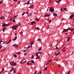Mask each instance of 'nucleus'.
Returning <instances> with one entry per match:
<instances>
[{
  "label": "nucleus",
  "mask_w": 74,
  "mask_h": 74,
  "mask_svg": "<svg viewBox=\"0 0 74 74\" xmlns=\"http://www.w3.org/2000/svg\"><path fill=\"white\" fill-rule=\"evenodd\" d=\"M16 73V71H14V73Z\"/></svg>",
  "instance_id": "4d7b16f0"
},
{
  "label": "nucleus",
  "mask_w": 74,
  "mask_h": 74,
  "mask_svg": "<svg viewBox=\"0 0 74 74\" xmlns=\"http://www.w3.org/2000/svg\"><path fill=\"white\" fill-rule=\"evenodd\" d=\"M6 25V24H5V23H4L3 24L2 27H4V26H5Z\"/></svg>",
  "instance_id": "aec40b11"
},
{
  "label": "nucleus",
  "mask_w": 74,
  "mask_h": 74,
  "mask_svg": "<svg viewBox=\"0 0 74 74\" xmlns=\"http://www.w3.org/2000/svg\"><path fill=\"white\" fill-rule=\"evenodd\" d=\"M36 56H38V53H36Z\"/></svg>",
  "instance_id": "c756f323"
},
{
  "label": "nucleus",
  "mask_w": 74,
  "mask_h": 74,
  "mask_svg": "<svg viewBox=\"0 0 74 74\" xmlns=\"http://www.w3.org/2000/svg\"><path fill=\"white\" fill-rule=\"evenodd\" d=\"M53 16H58V15H57V14L56 13H54L53 14Z\"/></svg>",
  "instance_id": "9b49d317"
},
{
  "label": "nucleus",
  "mask_w": 74,
  "mask_h": 74,
  "mask_svg": "<svg viewBox=\"0 0 74 74\" xmlns=\"http://www.w3.org/2000/svg\"><path fill=\"white\" fill-rule=\"evenodd\" d=\"M15 27H18V25H15Z\"/></svg>",
  "instance_id": "a19ab883"
},
{
  "label": "nucleus",
  "mask_w": 74,
  "mask_h": 74,
  "mask_svg": "<svg viewBox=\"0 0 74 74\" xmlns=\"http://www.w3.org/2000/svg\"><path fill=\"white\" fill-rule=\"evenodd\" d=\"M58 60H59V59H55L54 60H55V61H56V62H57Z\"/></svg>",
  "instance_id": "7c9ffc66"
},
{
  "label": "nucleus",
  "mask_w": 74,
  "mask_h": 74,
  "mask_svg": "<svg viewBox=\"0 0 74 74\" xmlns=\"http://www.w3.org/2000/svg\"><path fill=\"white\" fill-rule=\"evenodd\" d=\"M20 63L21 64H23V63H22V61H21Z\"/></svg>",
  "instance_id": "bf43d9fd"
},
{
  "label": "nucleus",
  "mask_w": 74,
  "mask_h": 74,
  "mask_svg": "<svg viewBox=\"0 0 74 74\" xmlns=\"http://www.w3.org/2000/svg\"><path fill=\"white\" fill-rule=\"evenodd\" d=\"M66 50L63 49V50H62V51L63 52H65L66 51Z\"/></svg>",
  "instance_id": "58836bf2"
},
{
  "label": "nucleus",
  "mask_w": 74,
  "mask_h": 74,
  "mask_svg": "<svg viewBox=\"0 0 74 74\" xmlns=\"http://www.w3.org/2000/svg\"><path fill=\"white\" fill-rule=\"evenodd\" d=\"M50 11L51 12H53L54 11V9L53 8H50Z\"/></svg>",
  "instance_id": "f257e3e1"
},
{
  "label": "nucleus",
  "mask_w": 74,
  "mask_h": 74,
  "mask_svg": "<svg viewBox=\"0 0 74 74\" xmlns=\"http://www.w3.org/2000/svg\"><path fill=\"white\" fill-rule=\"evenodd\" d=\"M31 58V59H33L34 58V55L32 56Z\"/></svg>",
  "instance_id": "c85d7f7f"
},
{
  "label": "nucleus",
  "mask_w": 74,
  "mask_h": 74,
  "mask_svg": "<svg viewBox=\"0 0 74 74\" xmlns=\"http://www.w3.org/2000/svg\"><path fill=\"white\" fill-rule=\"evenodd\" d=\"M13 55L15 58H16V57H17V56H16V55H15V54H14Z\"/></svg>",
  "instance_id": "4be33fe9"
},
{
  "label": "nucleus",
  "mask_w": 74,
  "mask_h": 74,
  "mask_svg": "<svg viewBox=\"0 0 74 74\" xmlns=\"http://www.w3.org/2000/svg\"><path fill=\"white\" fill-rule=\"evenodd\" d=\"M3 3L2 1H0V4H2V3Z\"/></svg>",
  "instance_id": "e433bc0d"
},
{
  "label": "nucleus",
  "mask_w": 74,
  "mask_h": 74,
  "mask_svg": "<svg viewBox=\"0 0 74 74\" xmlns=\"http://www.w3.org/2000/svg\"><path fill=\"white\" fill-rule=\"evenodd\" d=\"M13 47H14L15 48H16L18 47V45H17L16 44H15L13 45Z\"/></svg>",
  "instance_id": "7ed1b4c3"
},
{
  "label": "nucleus",
  "mask_w": 74,
  "mask_h": 74,
  "mask_svg": "<svg viewBox=\"0 0 74 74\" xmlns=\"http://www.w3.org/2000/svg\"><path fill=\"white\" fill-rule=\"evenodd\" d=\"M23 34V32H22L21 31V34Z\"/></svg>",
  "instance_id": "37998d69"
},
{
  "label": "nucleus",
  "mask_w": 74,
  "mask_h": 74,
  "mask_svg": "<svg viewBox=\"0 0 74 74\" xmlns=\"http://www.w3.org/2000/svg\"><path fill=\"white\" fill-rule=\"evenodd\" d=\"M17 38V36H16L13 39V41H15V40H16Z\"/></svg>",
  "instance_id": "1a4fd4ad"
},
{
  "label": "nucleus",
  "mask_w": 74,
  "mask_h": 74,
  "mask_svg": "<svg viewBox=\"0 0 74 74\" xmlns=\"http://www.w3.org/2000/svg\"><path fill=\"white\" fill-rule=\"evenodd\" d=\"M11 40H9V41L8 42V43H10V42H11Z\"/></svg>",
  "instance_id": "c9c22d12"
},
{
  "label": "nucleus",
  "mask_w": 74,
  "mask_h": 74,
  "mask_svg": "<svg viewBox=\"0 0 74 74\" xmlns=\"http://www.w3.org/2000/svg\"><path fill=\"white\" fill-rule=\"evenodd\" d=\"M29 4H31V3H29V1H28L27 2L26 4H27V5H29Z\"/></svg>",
  "instance_id": "2eb2a0df"
},
{
  "label": "nucleus",
  "mask_w": 74,
  "mask_h": 74,
  "mask_svg": "<svg viewBox=\"0 0 74 74\" xmlns=\"http://www.w3.org/2000/svg\"><path fill=\"white\" fill-rule=\"evenodd\" d=\"M13 22H16V21H15V20H13Z\"/></svg>",
  "instance_id": "3c124183"
},
{
  "label": "nucleus",
  "mask_w": 74,
  "mask_h": 74,
  "mask_svg": "<svg viewBox=\"0 0 74 74\" xmlns=\"http://www.w3.org/2000/svg\"><path fill=\"white\" fill-rule=\"evenodd\" d=\"M27 55V53H25V54H24V55L25 56H26V55Z\"/></svg>",
  "instance_id": "de8ad7c7"
},
{
  "label": "nucleus",
  "mask_w": 74,
  "mask_h": 74,
  "mask_svg": "<svg viewBox=\"0 0 74 74\" xmlns=\"http://www.w3.org/2000/svg\"><path fill=\"white\" fill-rule=\"evenodd\" d=\"M16 64V62L14 63L13 65H12V66H15Z\"/></svg>",
  "instance_id": "dca6fc26"
},
{
  "label": "nucleus",
  "mask_w": 74,
  "mask_h": 74,
  "mask_svg": "<svg viewBox=\"0 0 74 74\" xmlns=\"http://www.w3.org/2000/svg\"><path fill=\"white\" fill-rule=\"evenodd\" d=\"M49 26V25H48L47 26V28H48V29H49V26Z\"/></svg>",
  "instance_id": "338daca9"
},
{
  "label": "nucleus",
  "mask_w": 74,
  "mask_h": 74,
  "mask_svg": "<svg viewBox=\"0 0 74 74\" xmlns=\"http://www.w3.org/2000/svg\"><path fill=\"white\" fill-rule=\"evenodd\" d=\"M50 22H51V20H50V21H49V23Z\"/></svg>",
  "instance_id": "c03bdc74"
},
{
  "label": "nucleus",
  "mask_w": 74,
  "mask_h": 74,
  "mask_svg": "<svg viewBox=\"0 0 74 74\" xmlns=\"http://www.w3.org/2000/svg\"><path fill=\"white\" fill-rule=\"evenodd\" d=\"M37 41H41V39H38L37 40Z\"/></svg>",
  "instance_id": "f704fd0d"
},
{
  "label": "nucleus",
  "mask_w": 74,
  "mask_h": 74,
  "mask_svg": "<svg viewBox=\"0 0 74 74\" xmlns=\"http://www.w3.org/2000/svg\"><path fill=\"white\" fill-rule=\"evenodd\" d=\"M60 53V52H55V54L56 55V56H58V55H59V53Z\"/></svg>",
  "instance_id": "39448f33"
},
{
  "label": "nucleus",
  "mask_w": 74,
  "mask_h": 74,
  "mask_svg": "<svg viewBox=\"0 0 74 74\" xmlns=\"http://www.w3.org/2000/svg\"><path fill=\"white\" fill-rule=\"evenodd\" d=\"M61 1V0H59V1H56V3H59V2H60Z\"/></svg>",
  "instance_id": "a211bd4d"
},
{
  "label": "nucleus",
  "mask_w": 74,
  "mask_h": 74,
  "mask_svg": "<svg viewBox=\"0 0 74 74\" xmlns=\"http://www.w3.org/2000/svg\"><path fill=\"white\" fill-rule=\"evenodd\" d=\"M61 10L62 11H64V8H61Z\"/></svg>",
  "instance_id": "f3484780"
},
{
  "label": "nucleus",
  "mask_w": 74,
  "mask_h": 74,
  "mask_svg": "<svg viewBox=\"0 0 74 74\" xmlns=\"http://www.w3.org/2000/svg\"><path fill=\"white\" fill-rule=\"evenodd\" d=\"M2 48V45H1L0 47V49Z\"/></svg>",
  "instance_id": "79ce46f5"
},
{
  "label": "nucleus",
  "mask_w": 74,
  "mask_h": 74,
  "mask_svg": "<svg viewBox=\"0 0 74 74\" xmlns=\"http://www.w3.org/2000/svg\"><path fill=\"white\" fill-rule=\"evenodd\" d=\"M2 70L1 71V73H2V72H3V71L4 70V68H2Z\"/></svg>",
  "instance_id": "b1692460"
},
{
  "label": "nucleus",
  "mask_w": 74,
  "mask_h": 74,
  "mask_svg": "<svg viewBox=\"0 0 74 74\" xmlns=\"http://www.w3.org/2000/svg\"><path fill=\"white\" fill-rule=\"evenodd\" d=\"M6 29V28L5 27H4L3 29V32H4V29Z\"/></svg>",
  "instance_id": "cd10ccee"
},
{
  "label": "nucleus",
  "mask_w": 74,
  "mask_h": 74,
  "mask_svg": "<svg viewBox=\"0 0 74 74\" xmlns=\"http://www.w3.org/2000/svg\"><path fill=\"white\" fill-rule=\"evenodd\" d=\"M69 29H64L63 30L62 32L63 33L64 32H68V31H69Z\"/></svg>",
  "instance_id": "f03ea898"
},
{
  "label": "nucleus",
  "mask_w": 74,
  "mask_h": 74,
  "mask_svg": "<svg viewBox=\"0 0 74 74\" xmlns=\"http://www.w3.org/2000/svg\"><path fill=\"white\" fill-rule=\"evenodd\" d=\"M10 21H12V19H11L9 20Z\"/></svg>",
  "instance_id": "0e129e2a"
},
{
  "label": "nucleus",
  "mask_w": 74,
  "mask_h": 74,
  "mask_svg": "<svg viewBox=\"0 0 74 74\" xmlns=\"http://www.w3.org/2000/svg\"><path fill=\"white\" fill-rule=\"evenodd\" d=\"M34 23V24H36V22L35 21H32L31 22V24H30L32 25H33V24Z\"/></svg>",
  "instance_id": "423d86ee"
},
{
  "label": "nucleus",
  "mask_w": 74,
  "mask_h": 74,
  "mask_svg": "<svg viewBox=\"0 0 74 74\" xmlns=\"http://www.w3.org/2000/svg\"><path fill=\"white\" fill-rule=\"evenodd\" d=\"M21 53V52H19V53H18V55H19Z\"/></svg>",
  "instance_id": "69168bd1"
},
{
  "label": "nucleus",
  "mask_w": 74,
  "mask_h": 74,
  "mask_svg": "<svg viewBox=\"0 0 74 74\" xmlns=\"http://www.w3.org/2000/svg\"><path fill=\"white\" fill-rule=\"evenodd\" d=\"M37 53L39 54H41V53H42V52H37Z\"/></svg>",
  "instance_id": "bb28decb"
},
{
  "label": "nucleus",
  "mask_w": 74,
  "mask_h": 74,
  "mask_svg": "<svg viewBox=\"0 0 74 74\" xmlns=\"http://www.w3.org/2000/svg\"><path fill=\"white\" fill-rule=\"evenodd\" d=\"M21 61H22V62H24V61L23 60H22Z\"/></svg>",
  "instance_id": "774afa93"
},
{
  "label": "nucleus",
  "mask_w": 74,
  "mask_h": 74,
  "mask_svg": "<svg viewBox=\"0 0 74 74\" xmlns=\"http://www.w3.org/2000/svg\"><path fill=\"white\" fill-rule=\"evenodd\" d=\"M26 61H25L24 62H23V64H24V63H25Z\"/></svg>",
  "instance_id": "5fc2aeb1"
},
{
  "label": "nucleus",
  "mask_w": 74,
  "mask_h": 74,
  "mask_svg": "<svg viewBox=\"0 0 74 74\" xmlns=\"http://www.w3.org/2000/svg\"><path fill=\"white\" fill-rule=\"evenodd\" d=\"M33 12H32V13H29V14L28 15V16H30L32 15V14H33Z\"/></svg>",
  "instance_id": "6e6552de"
},
{
  "label": "nucleus",
  "mask_w": 74,
  "mask_h": 74,
  "mask_svg": "<svg viewBox=\"0 0 74 74\" xmlns=\"http://www.w3.org/2000/svg\"><path fill=\"white\" fill-rule=\"evenodd\" d=\"M30 45L28 46V47L27 48V49H29V48H30V47H31V46H30Z\"/></svg>",
  "instance_id": "a878e982"
},
{
  "label": "nucleus",
  "mask_w": 74,
  "mask_h": 74,
  "mask_svg": "<svg viewBox=\"0 0 74 74\" xmlns=\"http://www.w3.org/2000/svg\"><path fill=\"white\" fill-rule=\"evenodd\" d=\"M10 64L11 65H12V63H11V62H10Z\"/></svg>",
  "instance_id": "603ef678"
},
{
  "label": "nucleus",
  "mask_w": 74,
  "mask_h": 74,
  "mask_svg": "<svg viewBox=\"0 0 74 74\" xmlns=\"http://www.w3.org/2000/svg\"><path fill=\"white\" fill-rule=\"evenodd\" d=\"M3 42V41H1V42H0V45H1V42Z\"/></svg>",
  "instance_id": "8fccbe9b"
},
{
  "label": "nucleus",
  "mask_w": 74,
  "mask_h": 74,
  "mask_svg": "<svg viewBox=\"0 0 74 74\" xmlns=\"http://www.w3.org/2000/svg\"><path fill=\"white\" fill-rule=\"evenodd\" d=\"M36 21H39V19L37 18H36Z\"/></svg>",
  "instance_id": "393cba45"
},
{
  "label": "nucleus",
  "mask_w": 74,
  "mask_h": 74,
  "mask_svg": "<svg viewBox=\"0 0 74 74\" xmlns=\"http://www.w3.org/2000/svg\"><path fill=\"white\" fill-rule=\"evenodd\" d=\"M14 63V61L12 62V65H13Z\"/></svg>",
  "instance_id": "2f4dec72"
},
{
  "label": "nucleus",
  "mask_w": 74,
  "mask_h": 74,
  "mask_svg": "<svg viewBox=\"0 0 74 74\" xmlns=\"http://www.w3.org/2000/svg\"><path fill=\"white\" fill-rule=\"evenodd\" d=\"M9 25H10V24H7L5 25V26H9Z\"/></svg>",
  "instance_id": "4c0bfd02"
},
{
  "label": "nucleus",
  "mask_w": 74,
  "mask_h": 74,
  "mask_svg": "<svg viewBox=\"0 0 74 74\" xmlns=\"http://www.w3.org/2000/svg\"><path fill=\"white\" fill-rule=\"evenodd\" d=\"M48 15H47V14H46L45 16H44L45 17V16H48Z\"/></svg>",
  "instance_id": "72a5a7b5"
},
{
  "label": "nucleus",
  "mask_w": 74,
  "mask_h": 74,
  "mask_svg": "<svg viewBox=\"0 0 74 74\" xmlns=\"http://www.w3.org/2000/svg\"><path fill=\"white\" fill-rule=\"evenodd\" d=\"M52 60H49L48 61V62H52Z\"/></svg>",
  "instance_id": "473e14b6"
},
{
  "label": "nucleus",
  "mask_w": 74,
  "mask_h": 74,
  "mask_svg": "<svg viewBox=\"0 0 74 74\" xmlns=\"http://www.w3.org/2000/svg\"><path fill=\"white\" fill-rule=\"evenodd\" d=\"M27 65H29V63H28L27 62Z\"/></svg>",
  "instance_id": "052dcab7"
},
{
  "label": "nucleus",
  "mask_w": 74,
  "mask_h": 74,
  "mask_svg": "<svg viewBox=\"0 0 74 74\" xmlns=\"http://www.w3.org/2000/svg\"><path fill=\"white\" fill-rule=\"evenodd\" d=\"M42 49V48L41 47H40L39 49L38 50V51H41Z\"/></svg>",
  "instance_id": "5701e85b"
},
{
  "label": "nucleus",
  "mask_w": 74,
  "mask_h": 74,
  "mask_svg": "<svg viewBox=\"0 0 74 74\" xmlns=\"http://www.w3.org/2000/svg\"><path fill=\"white\" fill-rule=\"evenodd\" d=\"M36 29H38V30H40V29H39V28L38 27H37L36 28Z\"/></svg>",
  "instance_id": "a18cd8bd"
},
{
  "label": "nucleus",
  "mask_w": 74,
  "mask_h": 74,
  "mask_svg": "<svg viewBox=\"0 0 74 74\" xmlns=\"http://www.w3.org/2000/svg\"><path fill=\"white\" fill-rule=\"evenodd\" d=\"M34 7V5H32L31 6H29V8H33Z\"/></svg>",
  "instance_id": "f8f14e48"
},
{
  "label": "nucleus",
  "mask_w": 74,
  "mask_h": 74,
  "mask_svg": "<svg viewBox=\"0 0 74 74\" xmlns=\"http://www.w3.org/2000/svg\"><path fill=\"white\" fill-rule=\"evenodd\" d=\"M73 16H74L73 14L71 15L70 17V18H73Z\"/></svg>",
  "instance_id": "ddd939ff"
},
{
  "label": "nucleus",
  "mask_w": 74,
  "mask_h": 74,
  "mask_svg": "<svg viewBox=\"0 0 74 74\" xmlns=\"http://www.w3.org/2000/svg\"><path fill=\"white\" fill-rule=\"evenodd\" d=\"M12 28L13 29L16 30V28L15 27V26H13V27H12Z\"/></svg>",
  "instance_id": "0eeeda50"
},
{
  "label": "nucleus",
  "mask_w": 74,
  "mask_h": 74,
  "mask_svg": "<svg viewBox=\"0 0 74 74\" xmlns=\"http://www.w3.org/2000/svg\"><path fill=\"white\" fill-rule=\"evenodd\" d=\"M4 51V50H1L0 52H3V51Z\"/></svg>",
  "instance_id": "864d4df0"
},
{
  "label": "nucleus",
  "mask_w": 74,
  "mask_h": 74,
  "mask_svg": "<svg viewBox=\"0 0 74 74\" xmlns=\"http://www.w3.org/2000/svg\"><path fill=\"white\" fill-rule=\"evenodd\" d=\"M64 10H67V9H66V8H64Z\"/></svg>",
  "instance_id": "09e8293b"
},
{
  "label": "nucleus",
  "mask_w": 74,
  "mask_h": 74,
  "mask_svg": "<svg viewBox=\"0 0 74 74\" xmlns=\"http://www.w3.org/2000/svg\"><path fill=\"white\" fill-rule=\"evenodd\" d=\"M48 8H49V7L47 9V11H48Z\"/></svg>",
  "instance_id": "680f3d73"
},
{
  "label": "nucleus",
  "mask_w": 74,
  "mask_h": 74,
  "mask_svg": "<svg viewBox=\"0 0 74 74\" xmlns=\"http://www.w3.org/2000/svg\"><path fill=\"white\" fill-rule=\"evenodd\" d=\"M31 62L32 63H34V62L33 60H32Z\"/></svg>",
  "instance_id": "6ab92c4d"
},
{
  "label": "nucleus",
  "mask_w": 74,
  "mask_h": 74,
  "mask_svg": "<svg viewBox=\"0 0 74 74\" xmlns=\"http://www.w3.org/2000/svg\"><path fill=\"white\" fill-rule=\"evenodd\" d=\"M37 71H36L35 72V73L36 74L37 73Z\"/></svg>",
  "instance_id": "6e6d98bb"
},
{
  "label": "nucleus",
  "mask_w": 74,
  "mask_h": 74,
  "mask_svg": "<svg viewBox=\"0 0 74 74\" xmlns=\"http://www.w3.org/2000/svg\"><path fill=\"white\" fill-rule=\"evenodd\" d=\"M56 48L57 49H60L59 48H58V47H57Z\"/></svg>",
  "instance_id": "ea45409f"
},
{
  "label": "nucleus",
  "mask_w": 74,
  "mask_h": 74,
  "mask_svg": "<svg viewBox=\"0 0 74 74\" xmlns=\"http://www.w3.org/2000/svg\"><path fill=\"white\" fill-rule=\"evenodd\" d=\"M67 38H68L67 40V41L68 42V41H69L70 40V37H66Z\"/></svg>",
  "instance_id": "9d476101"
},
{
  "label": "nucleus",
  "mask_w": 74,
  "mask_h": 74,
  "mask_svg": "<svg viewBox=\"0 0 74 74\" xmlns=\"http://www.w3.org/2000/svg\"><path fill=\"white\" fill-rule=\"evenodd\" d=\"M18 0H13V1H16Z\"/></svg>",
  "instance_id": "e2e57ef3"
},
{
  "label": "nucleus",
  "mask_w": 74,
  "mask_h": 74,
  "mask_svg": "<svg viewBox=\"0 0 74 74\" xmlns=\"http://www.w3.org/2000/svg\"><path fill=\"white\" fill-rule=\"evenodd\" d=\"M0 19H5V18L3 16H2L0 17Z\"/></svg>",
  "instance_id": "4468645a"
},
{
  "label": "nucleus",
  "mask_w": 74,
  "mask_h": 74,
  "mask_svg": "<svg viewBox=\"0 0 74 74\" xmlns=\"http://www.w3.org/2000/svg\"><path fill=\"white\" fill-rule=\"evenodd\" d=\"M42 73V72H41V71H39V73H38V74H41Z\"/></svg>",
  "instance_id": "412c9836"
},
{
  "label": "nucleus",
  "mask_w": 74,
  "mask_h": 74,
  "mask_svg": "<svg viewBox=\"0 0 74 74\" xmlns=\"http://www.w3.org/2000/svg\"><path fill=\"white\" fill-rule=\"evenodd\" d=\"M34 41H32V42L29 45H31V48H32V45L34 44Z\"/></svg>",
  "instance_id": "20e7f679"
},
{
  "label": "nucleus",
  "mask_w": 74,
  "mask_h": 74,
  "mask_svg": "<svg viewBox=\"0 0 74 74\" xmlns=\"http://www.w3.org/2000/svg\"><path fill=\"white\" fill-rule=\"evenodd\" d=\"M26 14H28V13H29L27 11V12H26Z\"/></svg>",
  "instance_id": "13d9d810"
},
{
  "label": "nucleus",
  "mask_w": 74,
  "mask_h": 74,
  "mask_svg": "<svg viewBox=\"0 0 74 74\" xmlns=\"http://www.w3.org/2000/svg\"><path fill=\"white\" fill-rule=\"evenodd\" d=\"M47 67H46L45 68V70H47Z\"/></svg>",
  "instance_id": "49530a36"
}]
</instances>
